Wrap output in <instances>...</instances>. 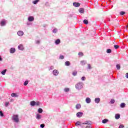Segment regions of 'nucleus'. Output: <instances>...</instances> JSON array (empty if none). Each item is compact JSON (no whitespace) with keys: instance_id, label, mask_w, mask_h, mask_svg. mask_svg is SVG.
Segmentation results:
<instances>
[{"instance_id":"f257e3e1","label":"nucleus","mask_w":128,"mask_h":128,"mask_svg":"<svg viewBox=\"0 0 128 128\" xmlns=\"http://www.w3.org/2000/svg\"><path fill=\"white\" fill-rule=\"evenodd\" d=\"M75 88L78 90H82V88H84V83L82 82H79L77 83L75 86Z\"/></svg>"},{"instance_id":"f03ea898","label":"nucleus","mask_w":128,"mask_h":128,"mask_svg":"<svg viewBox=\"0 0 128 128\" xmlns=\"http://www.w3.org/2000/svg\"><path fill=\"white\" fill-rule=\"evenodd\" d=\"M12 120L14 122H20V119L18 118V115L14 114L12 116Z\"/></svg>"},{"instance_id":"7ed1b4c3","label":"nucleus","mask_w":128,"mask_h":128,"mask_svg":"<svg viewBox=\"0 0 128 128\" xmlns=\"http://www.w3.org/2000/svg\"><path fill=\"white\" fill-rule=\"evenodd\" d=\"M17 34L18 36H24V32L19 30Z\"/></svg>"},{"instance_id":"20e7f679","label":"nucleus","mask_w":128,"mask_h":128,"mask_svg":"<svg viewBox=\"0 0 128 128\" xmlns=\"http://www.w3.org/2000/svg\"><path fill=\"white\" fill-rule=\"evenodd\" d=\"M52 74H54V76H58V70H53L52 72Z\"/></svg>"},{"instance_id":"39448f33","label":"nucleus","mask_w":128,"mask_h":128,"mask_svg":"<svg viewBox=\"0 0 128 128\" xmlns=\"http://www.w3.org/2000/svg\"><path fill=\"white\" fill-rule=\"evenodd\" d=\"M82 114H84V113L82 112H78L76 113V116L78 118H82Z\"/></svg>"},{"instance_id":"423d86ee","label":"nucleus","mask_w":128,"mask_h":128,"mask_svg":"<svg viewBox=\"0 0 128 128\" xmlns=\"http://www.w3.org/2000/svg\"><path fill=\"white\" fill-rule=\"evenodd\" d=\"M6 20H2L0 22V26H6Z\"/></svg>"},{"instance_id":"0eeeda50","label":"nucleus","mask_w":128,"mask_h":128,"mask_svg":"<svg viewBox=\"0 0 128 128\" xmlns=\"http://www.w3.org/2000/svg\"><path fill=\"white\" fill-rule=\"evenodd\" d=\"M28 22H34V16H30L28 18Z\"/></svg>"},{"instance_id":"6e6552de","label":"nucleus","mask_w":128,"mask_h":128,"mask_svg":"<svg viewBox=\"0 0 128 128\" xmlns=\"http://www.w3.org/2000/svg\"><path fill=\"white\" fill-rule=\"evenodd\" d=\"M81 108H82V105H80V104H78L76 106V110H80Z\"/></svg>"},{"instance_id":"1a4fd4ad","label":"nucleus","mask_w":128,"mask_h":128,"mask_svg":"<svg viewBox=\"0 0 128 128\" xmlns=\"http://www.w3.org/2000/svg\"><path fill=\"white\" fill-rule=\"evenodd\" d=\"M73 6H75L76 8H78L80 6V4L78 2H74L73 3Z\"/></svg>"},{"instance_id":"9d476101","label":"nucleus","mask_w":128,"mask_h":128,"mask_svg":"<svg viewBox=\"0 0 128 128\" xmlns=\"http://www.w3.org/2000/svg\"><path fill=\"white\" fill-rule=\"evenodd\" d=\"M91 102H92V100H90V98H86V104H90Z\"/></svg>"},{"instance_id":"9b49d317","label":"nucleus","mask_w":128,"mask_h":128,"mask_svg":"<svg viewBox=\"0 0 128 128\" xmlns=\"http://www.w3.org/2000/svg\"><path fill=\"white\" fill-rule=\"evenodd\" d=\"M10 54H14L16 52V48H12L10 49Z\"/></svg>"},{"instance_id":"f8f14e48","label":"nucleus","mask_w":128,"mask_h":128,"mask_svg":"<svg viewBox=\"0 0 128 128\" xmlns=\"http://www.w3.org/2000/svg\"><path fill=\"white\" fill-rule=\"evenodd\" d=\"M11 96H12V98H18V95L16 93H12L11 94Z\"/></svg>"},{"instance_id":"ddd939ff","label":"nucleus","mask_w":128,"mask_h":128,"mask_svg":"<svg viewBox=\"0 0 128 128\" xmlns=\"http://www.w3.org/2000/svg\"><path fill=\"white\" fill-rule=\"evenodd\" d=\"M78 11L80 14H84V8H80Z\"/></svg>"},{"instance_id":"4468645a","label":"nucleus","mask_w":128,"mask_h":128,"mask_svg":"<svg viewBox=\"0 0 128 128\" xmlns=\"http://www.w3.org/2000/svg\"><path fill=\"white\" fill-rule=\"evenodd\" d=\"M18 48L20 50H24V46H22V44H20V45L18 46Z\"/></svg>"},{"instance_id":"2eb2a0df","label":"nucleus","mask_w":128,"mask_h":128,"mask_svg":"<svg viewBox=\"0 0 128 128\" xmlns=\"http://www.w3.org/2000/svg\"><path fill=\"white\" fill-rule=\"evenodd\" d=\"M36 118L37 120H40V118H42V115H40V114H36Z\"/></svg>"},{"instance_id":"dca6fc26","label":"nucleus","mask_w":128,"mask_h":128,"mask_svg":"<svg viewBox=\"0 0 128 128\" xmlns=\"http://www.w3.org/2000/svg\"><path fill=\"white\" fill-rule=\"evenodd\" d=\"M100 102V98H95V102L96 104H99Z\"/></svg>"},{"instance_id":"f3484780","label":"nucleus","mask_w":128,"mask_h":128,"mask_svg":"<svg viewBox=\"0 0 128 128\" xmlns=\"http://www.w3.org/2000/svg\"><path fill=\"white\" fill-rule=\"evenodd\" d=\"M120 118V115L118 114H116L115 115V118H116V120H118V118Z\"/></svg>"},{"instance_id":"a211bd4d","label":"nucleus","mask_w":128,"mask_h":128,"mask_svg":"<svg viewBox=\"0 0 128 128\" xmlns=\"http://www.w3.org/2000/svg\"><path fill=\"white\" fill-rule=\"evenodd\" d=\"M80 64L82 66H84V64H86V60H82L80 62Z\"/></svg>"},{"instance_id":"6ab92c4d","label":"nucleus","mask_w":128,"mask_h":128,"mask_svg":"<svg viewBox=\"0 0 128 128\" xmlns=\"http://www.w3.org/2000/svg\"><path fill=\"white\" fill-rule=\"evenodd\" d=\"M30 106H36V102H34V101H32V102H30Z\"/></svg>"},{"instance_id":"aec40b11","label":"nucleus","mask_w":128,"mask_h":128,"mask_svg":"<svg viewBox=\"0 0 128 128\" xmlns=\"http://www.w3.org/2000/svg\"><path fill=\"white\" fill-rule=\"evenodd\" d=\"M82 124H88V126H90V122L88 121H86Z\"/></svg>"},{"instance_id":"412c9836","label":"nucleus","mask_w":128,"mask_h":128,"mask_svg":"<svg viewBox=\"0 0 128 128\" xmlns=\"http://www.w3.org/2000/svg\"><path fill=\"white\" fill-rule=\"evenodd\" d=\"M60 39L56 40L55 42L56 44H60Z\"/></svg>"},{"instance_id":"4be33fe9","label":"nucleus","mask_w":128,"mask_h":128,"mask_svg":"<svg viewBox=\"0 0 128 128\" xmlns=\"http://www.w3.org/2000/svg\"><path fill=\"white\" fill-rule=\"evenodd\" d=\"M65 66H70V62H68V61L66 62Z\"/></svg>"},{"instance_id":"5701e85b","label":"nucleus","mask_w":128,"mask_h":128,"mask_svg":"<svg viewBox=\"0 0 128 128\" xmlns=\"http://www.w3.org/2000/svg\"><path fill=\"white\" fill-rule=\"evenodd\" d=\"M120 106L122 108H125L126 107V104L124 102H122L121 103Z\"/></svg>"},{"instance_id":"b1692460","label":"nucleus","mask_w":128,"mask_h":128,"mask_svg":"<svg viewBox=\"0 0 128 128\" xmlns=\"http://www.w3.org/2000/svg\"><path fill=\"white\" fill-rule=\"evenodd\" d=\"M6 70L5 69L4 70H2V72H1V74H2L3 76H4V74H6Z\"/></svg>"},{"instance_id":"393cba45","label":"nucleus","mask_w":128,"mask_h":128,"mask_svg":"<svg viewBox=\"0 0 128 128\" xmlns=\"http://www.w3.org/2000/svg\"><path fill=\"white\" fill-rule=\"evenodd\" d=\"M108 122V119H104L102 120V124H106Z\"/></svg>"},{"instance_id":"a878e982","label":"nucleus","mask_w":128,"mask_h":128,"mask_svg":"<svg viewBox=\"0 0 128 128\" xmlns=\"http://www.w3.org/2000/svg\"><path fill=\"white\" fill-rule=\"evenodd\" d=\"M72 74L74 76H76V74H78V72H76V71L73 72L72 73Z\"/></svg>"},{"instance_id":"bb28decb","label":"nucleus","mask_w":128,"mask_h":128,"mask_svg":"<svg viewBox=\"0 0 128 128\" xmlns=\"http://www.w3.org/2000/svg\"><path fill=\"white\" fill-rule=\"evenodd\" d=\"M38 112H39V114H42L43 112L42 110V108H39L38 109Z\"/></svg>"},{"instance_id":"cd10ccee","label":"nucleus","mask_w":128,"mask_h":128,"mask_svg":"<svg viewBox=\"0 0 128 128\" xmlns=\"http://www.w3.org/2000/svg\"><path fill=\"white\" fill-rule=\"evenodd\" d=\"M38 2H40V0H35L32 2V4H36Z\"/></svg>"},{"instance_id":"c85d7f7f","label":"nucleus","mask_w":128,"mask_h":128,"mask_svg":"<svg viewBox=\"0 0 128 128\" xmlns=\"http://www.w3.org/2000/svg\"><path fill=\"white\" fill-rule=\"evenodd\" d=\"M64 92H70V88H64Z\"/></svg>"},{"instance_id":"c756f323","label":"nucleus","mask_w":128,"mask_h":128,"mask_svg":"<svg viewBox=\"0 0 128 128\" xmlns=\"http://www.w3.org/2000/svg\"><path fill=\"white\" fill-rule=\"evenodd\" d=\"M83 22L84 24H88V20H84Z\"/></svg>"},{"instance_id":"7c9ffc66","label":"nucleus","mask_w":128,"mask_h":128,"mask_svg":"<svg viewBox=\"0 0 128 128\" xmlns=\"http://www.w3.org/2000/svg\"><path fill=\"white\" fill-rule=\"evenodd\" d=\"M116 68L117 70H120V65L119 64H116Z\"/></svg>"},{"instance_id":"2f4dec72","label":"nucleus","mask_w":128,"mask_h":128,"mask_svg":"<svg viewBox=\"0 0 128 128\" xmlns=\"http://www.w3.org/2000/svg\"><path fill=\"white\" fill-rule=\"evenodd\" d=\"M52 32H54V34H56V32H58V29L54 28L52 30Z\"/></svg>"},{"instance_id":"473e14b6","label":"nucleus","mask_w":128,"mask_h":128,"mask_svg":"<svg viewBox=\"0 0 128 128\" xmlns=\"http://www.w3.org/2000/svg\"><path fill=\"white\" fill-rule=\"evenodd\" d=\"M4 116V113L2 112V111L0 110V116L1 118H3Z\"/></svg>"},{"instance_id":"72a5a7b5","label":"nucleus","mask_w":128,"mask_h":128,"mask_svg":"<svg viewBox=\"0 0 128 128\" xmlns=\"http://www.w3.org/2000/svg\"><path fill=\"white\" fill-rule=\"evenodd\" d=\"M78 54L80 56H84V53H82V52H79Z\"/></svg>"},{"instance_id":"f704fd0d","label":"nucleus","mask_w":128,"mask_h":128,"mask_svg":"<svg viewBox=\"0 0 128 128\" xmlns=\"http://www.w3.org/2000/svg\"><path fill=\"white\" fill-rule=\"evenodd\" d=\"M106 52L108 54H110V52H112V50L110 49H108L106 50Z\"/></svg>"},{"instance_id":"c9c22d12","label":"nucleus","mask_w":128,"mask_h":128,"mask_svg":"<svg viewBox=\"0 0 128 128\" xmlns=\"http://www.w3.org/2000/svg\"><path fill=\"white\" fill-rule=\"evenodd\" d=\"M114 48H116V50H118V48H120V46L118 45H114Z\"/></svg>"},{"instance_id":"e433bc0d","label":"nucleus","mask_w":128,"mask_h":128,"mask_svg":"<svg viewBox=\"0 0 128 128\" xmlns=\"http://www.w3.org/2000/svg\"><path fill=\"white\" fill-rule=\"evenodd\" d=\"M60 60H64V56H62V55H60Z\"/></svg>"},{"instance_id":"4c0bfd02","label":"nucleus","mask_w":128,"mask_h":128,"mask_svg":"<svg viewBox=\"0 0 128 128\" xmlns=\"http://www.w3.org/2000/svg\"><path fill=\"white\" fill-rule=\"evenodd\" d=\"M28 81L26 80V82H24V86H28Z\"/></svg>"},{"instance_id":"58836bf2","label":"nucleus","mask_w":128,"mask_h":128,"mask_svg":"<svg viewBox=\"0 0 128 128\" xmlns=\"http://www.w3.org/2000/svg\"><path fill=\"white\" fill-rule=\"evenodd\" d=\"M76 126H80V122L78 121L76 123Z\"/></svg>"},{"instance_id":"ea45409f","label":"nucleus","mask_w":128,"mask_h":128,"mask_svg":"<svg viewBox=\"0 0 128 128\" xmlns=\"http://www.w3.org/2000/svg\"><path fill=\"white\" fill-rule=\"evenodd\" d=\"M114 102H116L114 100L112 99L111 100H110V104H114Z\"/></svg>"},{"instance_id":"a19ab883","label":"nucleus","mask_w":128,"mask_h":128,"mask_svg":"<svg viewBox=\"0 0 128 128\" xmlns=\"http://www.w3.org/2000/svg\"><path fill=\"white\" fill-rule=\"evenodd\" d=\"M8 104H10V102H5V106H8Z\"/></svg>"},{"instance_id":"79ce46f5","label":"nucleus","mask_w":128,"mask_h":128,"mask_svg":"<svg viewBox=\"0 0 128 128\" xmlns=\"http://www.w3.org/2000/svg\"><path fill=\"white\" fill-rule=\"evenodd\" d=\"M120 14H121V16H124V14H126V12H120Z\"/></svg>"},{"instance_id":"37998d69","label":"nucleus","mask_w":128,"mask_h":128,"mask_svg":"<svg viewBox=\"0 0 128 128\" xmlns=\"http://www.w3.org/2000/svg\"><path fill=\"white\" fill-rule=\"evenodd\" d=\"M40 102H35V106H40Z\"/></svg>"},{"instance_id":"c03bdc74","label":"nucleus","mask_w":128,"mask_h":128,"mask_svg":"<svg viewBox=\"0 0 128 128\" xmlns=\"http://www.w3.org/2000/svg\"><path fill=\"white\" fill-rule=\"evenodd\" d=\"M88 70H92V66H90V64H88Z\"/></svg>"},{"instance_id":"a18cd8bd","label":"nucleus","mask_w":128,"mask_h":128,"mask_svg":"<svg viewBox=\"0 0 128 128\" xmlns=\"http://www.w3.org/2000/svg\"><path fill=\"white\" fill-rule=\"evenodd\" d=\"M124 128V124H120L119 126V128Z\"/></svg>"},{"instance_id":"49530a36","label":"nucleus","mask_w":128,"mask_h":128,"mask_svg":"<svg viewBox=\"0 0 128 128\" xmlns=\"http://www.w3.org/2000/svg\"><path fill=\"white\" fill-rule=\"evenodd\" d=\"M82 80H86V76H82L81 78Z\"/></svg>"},{"instance_id":"de8ad7c7","label":"nucleus","mask_w":128,"mask_h":128,"mask_svg":"<svg viewBox=\"0 0 128 128\" xmlns=\"http://www.w3.org/2000/svg\"><path fill=\"white\" fill-rule=\"evenodd\" d=\"M40 128H44V124H41L40 125Z\"/></svg>"},{"instance_id":"09e8293b","label":"nucleus","mask_w":128,"mask_h":128,"mask_svg":"<svg viewBox=\"0 0 128 128\" xmlns=\"http://www.w3.org/2000/svg\"><path fill=\"white\" fill-rule=\"evenodd\" d=\"M126 78H128V72L126 74Z\"/></svg>"},{"instance_id":"8fccbe9b","label":"nucleus","mask_w":128,"mask_h":128,"mask_svg":"<svg viewBox=\"0 0 128 128\" xmlns=\"http://www.w3.org/2000/svg\"><path fill=\"white\" fill-rule=\"evenodd\" d=\"M36 44H40V40H38L36 41Z\"/></svg>"},{"instance_id":"3c124183","label":"nucleus","mask_w":128,"mask_h":128,"mask_svg":"<svg viewBox=\"0 0 128 128\" xmlns=\"http://www.w3.org/2000/svg\"><path fill=\"white\" fill-rule=\"evenodd\" d=\"M50 70H54V66H51L50 68Z\"/></svg>"},{"instance_id":"603ef678","label":"nucleus","mask_w":128,"mask_h":128,"mask_svg":"<svg viewBox=\"0 0 128 128\" xmlns=\"http://www.w3.org/2000/svg\"><path fill=\"white\" fill-rule=\"evenodd\" d=\"M86 128H92V127L90 126H86Z\"/></svg>"},{"instance_id":"864d4df0","label":"nucleus","mask_w":128,"mask_h":128,"mask_svg":"<svg viewBox=\"0 0 128 128\" xmlns=\"http://www.w3.org/2000/svg\"><path fill=\"white\" fill-rule=\"evenodd\" d=\"M2 57H0V61H2Z\"/></svg>"},{"instance_id":"5fc2aeb1","label":"nucleus","mask_w":128,"mask_h":128,"mask_svg":"<svg viewBox=\"0 0 128 128\" xmlns=\"http://www.w3.org/2000/svg\"><path fill=\"white\" fill-rule=\"evenodd\" d=\"M126 28H128V26H126Z\"/></svg>"},{"instance_id":"6e6d98bb","label":"nucleus","mask_w":128,"mask_h":128,"mask_svg":"<svg viewBox=\"0 0 128 128\" xmlns=\"http://www.w3.org/2000/svg\"><path fill=\"white\" fill-rule=\"evenodd\" d=\"M27 24H29V23H27Z\"/></svg>"},{"instance_id":"4d7b16f0","label":"nucleus","mask_w":128,"mask_h":128,"mask_svg":"<svg viewBox=\"0 0 128 128\" xmlns=\"http://www.w3.org/2000/svg\"><path fill=\"white\" fill-rule=\"evenodd\" d=\"M81 126H82H82L81 125Z\"/></svg>"}]
</instances>
